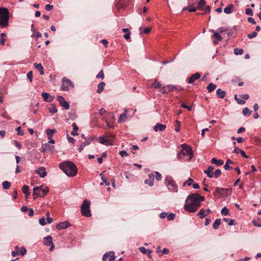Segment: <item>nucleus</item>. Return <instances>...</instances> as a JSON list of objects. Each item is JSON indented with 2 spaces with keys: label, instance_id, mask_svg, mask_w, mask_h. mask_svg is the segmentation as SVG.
<instances>
[{
  "label": "nucleus",
  "instance_id": "nucleus-1",
  "mask_svg": "<svg viewBox=\"0 0 261 261\" xmlns=\"http://www.w3.org/2000/svg\"><path fill=\"white\" fill-rule=\"evenodd\" d=\"M204 199V197L197 193L190 195L185 201L184 209L190 213L195 212L200 206L201 202L203 201Z\"/></svg>",
  "mask_w": 261,
  "mask_h": 261
},
{
  "label": "nucleus",
  "instance_id": "nucleus-2",
  "mask_svg": "<svg viewBox=\"0 0 261 261\" xmlns=\"http://www.w3.org/2000/svg\"><path fill=\"white\" fill-rule=\"evenodd\" d=\"M60 168L68 176L73 177L76 175L77 168L76 165L71 161L64 162L60 164Z\"/></svg>",
  "mask_w": 261,
  "mask_h": 261
},
{
  "label": "nucleus",
  "instance_id": "nucleus-3",
  "mask_svg": "<svg viewBox=\"0 0 261 261\" xmlns=\"http://www.w3.org/2000/svg\"><path fill=\"white\" fill-rule=\"evenodd\" d=\"M9 12L5 7L0 8V28H5L8 26Z\"/></svg>",
  "mask_w": 261,
  "mask_h": 261
},
{
  "label": "nucleus",
  "instance_id": "nucleus-4",
  "mask_svg": "<svg viewBox=\"0 0 261 261\" xmlns=\"http://www.w3.org/2000/svg\"><path fill=\"white\" fill-rule=\"evenodd\" d=\"M193 151L189 146H185L182 147L181 150L179 152L177 157L179 160L183 159L185 161L190 160L193 158Z\"/></svg>",
  "mask_w": 261,
  "mask_h": 261
},
{
  "label": "nucleus",
  "instance_id": "nucleus-5",
  "mask_svg": "<svg viewBox=\"0 0 261 261\" xmlns=\"http://www.w3.org/2000/svg\"><path fill=\"white\" fill-rule=\"evenodd\" d=\"M43 185L36 187L33 189V198L36 199L37 197H43L46 196L49 192V189L46 187L43 189Z\"/></svg>",
  "mask_w": 261,
  "mask_h": 261
},
{
  "label": "nucleus",
  "instance_id": "nucleus-6",
  "mask_svg": "<svg viewBox=\"0 0 261 261\" xmlns=\"http://www.w3.org/2000/svg\"><path fill=\"white\" fill-rule=\"evenodd\" d=\"M90 201L87 200H84L81 207L82 214L87 217L91 216L90 210Z\"/></svg>",
  "mask_w": 261,
  "mask_h": 261
},
{
  "label": "nucleus",
  "instance_id": "nucleus-7",
  "mask_svg": "<svg viewBox=\"0 0 261 261\" xmlns=\"http://www.w3.org/2000/svg\"><path fill=\"white\" fill-rule=\"evenodd\" d=\"M165 184L168 187V189L170 191H174L175 192H177V186L171 177H167L166 178Z\"/></svg>",
  "mask_w": 261,
  "mask_h": 261
},
{
  "label": "nucleus",
  "instance_id": "nucleus-8",
  "mask_svg": "<svg viewBox=\"0 0 261 261\" xmlns=\"http://www.w3.org/2000/svg\"><path fill=\"white\" fill-rule=\"evenodd\" d=\"M69 86H71L72 88H73V83L71 80L67 79L66 77H64L62 79V85L61 87V90L64 91H68L69 90L68 88Z\"/></svg>",
  "mask_w": 261,
  "mask_h": 261
},
{
  "label": "nucleus",
  "instance_id": "nucleus-9",
  "mask_svg": "<svg viewBox=\"0 0 261 261\" xmlns=\"http://www.w3.org/2000/svg\"><path fill=\"white\" fill-rule=\"evenodd\" d=\"M228 189L217 188L214 192V195L218 197H222L227 195Z\"/></svg>",
  "mask_w": 261,
  "mask_h": 261
},
{
  "label": "nucleus",
  "instance_id": "nucleus-10",
  "mask_svg": "<svg viewBox=\"0 0 261 261\" xmlns=\"http://www.w3.org/2000/svg\"><path fill=\"white\" fill-rule=\"evenodd\" d=\"M98 140L100 143L106 145H112L113 141L111 138L108 136L98 137Z\"/></svg>",
  "mask_w": 261,
  "mask_h": 261
},
{
  "label": "nucleus",
  "instance_id": "nucleus-11",
  "mask_svg": "<svg viewBox=\"0 0 261 261\" xmlns=\"http://www.w3.org/2000/svg\"><path fill=\"white\" fill-rule=\"evenodd\" d=\"M57 100L59 102L61 106L63 107L66 110H68L69 108V105L67 101L65 100V98L62 96H58Z\"/></svg>",
  "mask_w": 261,
  "mask_h": 261
},
{
  "label": "nucleus",
  "instance_id": "nucleus-12",
  "mask_svg": "<svg viewBox=\"0 0 261 261\" xmlns=\"http://www.w3.org/2000/svg\"><path fill=\"white\" fill-rule=\"evenodd\" d=\"M108 257H109V261H114L115 259L114 252L113 251H110L106 253L102 256V259L103 260H106Z\"/></svg>",
  "mask_w": 261,
  "mask_h": 261
},
{
  "label": "nucleus",
  "instance_id": "nucleus-13",
  "mask_svg": "<svg viewBox=\"0 0 261 261\" xmlns=\"http://www.w3.org/2000/svg\"><path fill=\"white\" fill-rule=\"evenodd\" d=\"M35 172L38 174L41 178H44L47 175L46 169L44 167L39 168L38 169L35 170Z\"/></svg>",
  "mask_w": 261,
  "mask_h": 261
},
{
  "label": "nucleus",
  "instance_id": "nucleus-14",
  "mask_svg": "<svg viewBox=\"0 0 261 261\" xmlns=\"http://www.w3.org/2000/svg\"><path fill=\"white\" fill-rule=\"evenodd\" d=\"M41 96L44 101L50 102L54 100V97L51 96L48 93L42 92L41 93Z\"/></svg>",
  "mask_w": 261,
  "mask_h": 261
},
{
  "label": "nucleus",
  "instance_id": "nucleus-15",
  "mask_svg": "<svg viewBox=\"0 0 261 261\" xmlns=\"http://www.w3.org/2000/svg\"><path fill=\"white\" fill-rule=\"evenodd\" d=\"M200 77V74L198 72L192 74L188 79V83L193 84L194 82Z\"/></svg>",
  "mask_w": 261,
  "mask_h": 261
},
{
  "label": "nucleus",
  "instance_id": "nucleus-16",
  "mask_svg": "<svg viewBox=\"0 0 261 261\" xmlns=\"http://www.w3.org/2000/svg\"><path fill=\"white\" fill-rule=\"evenodd\" d=\"M154 178V175L153 173H150L148 175V178L145 180L144 182L145 184L148 185L150 187L153 185V180Z\"/></svg>",
  "mask_w": 261,
  "mask_h": 261
},
{
  "label": "nucleus",
  "instance_id": "nucleus-17",
  "mask_svg": "<svg viewBox=\"0 0 261 261\" xmlns=\"http://www.w3.org/2000/svg\"><path fill=\"white\" fill-rule=\"evenodd\" d=\"M70 225L68 221L59 223L56 226L57 229L59 230L64 229L68 227Z\"/></svg>",
  "mask_w": 261,
  "mask_h": 261
},
{
  "label": "nucleus",
  "instance_id": "nucleus-18",
  "mask_svg": "<svg viewBox=\"0 0 261 261\" xmlns=\"http://www.w3.org/2000/svg\"><path fill=\"white\" fill-rule=\"evenodd\" d=\"M214 167L212 166H210L207 169L204 171V173L206 174L209 178H212L214 176V172H213Z\"/></svg>",
  "mask_w": 261,
  "mask_h": 261
},
{
  "label": "nucleus",
  "instance_id": "nucleus-19",
  "mask_svg": "<svg viewBox=\"0 0 261 261\" xmlns=\"http://www.w3.org/2000/svg\"><path fill=\"white\" fill-rule=\"evenodd\" d=\"M166 128V126L165 124H163L160 123H156V124L154 126L153 130L155 132L158 131H163Z\"/></svg>",
  "mask_w": 261,
  "mask_h": 261
},
{
  "label": "nucleus",
  "instance_id": "nucleus-20",
  "mask_svg": "<svg viewBox=\"0 0 261 261\" xmlns=\"http://www.w3.org/2000/svg\"><path fill=\"white\" fill-rule=\"evenodd\" d=\"M139 250H140V251L143 253V254H147L148 256L149 257V258H151V253L152 252V251L150 250V249H146L145 247H140L139 248Z\"/></svg>",
  "mask_w": 261,
  "mask_h": 261
},
{
  "label": "nucleus",
  "instance_id": "nucleus-21",
  "mask_svg": "<svg viewBox=\"0 0 261 261\" xmlns=\"http://www.w3.org/2000/svg\"><path fill=\"white\" fill-rule=\"evenodd\" d=\"M41 147H45V148L51 153H53L55 151L54 146L50 145L49 143H46L42 144Z\"/></svg>",
  "mask_w": 261,
  "mask_h": 261
},
{
  "label": "nucleus",
  "instance_id": "nucleus-22",
  "mask_svg": "<svg viewBox=\"0 0 261 261\" xmlns=\"http://www.w3.org/2000/svg\"><path fill=\"white\" fill-rule=\"evenodd\" d=\"M45 241L44 242V245L46 246H50V245H52L54 244L53 241V238L50 236H48L44 238Z\"/></svg>",
  "mask_w": 261,
  "mask_h": 261
},
{
  "label": "nucleus",
  "instance_id": "nucleus-23",
  "mask_svg": "<svg viewBox=\"0 0 261 261\" xmlns=\"http://www.w3.org/2000/svg\"><path fill=\"white\" fill-rule=\"evenodd\" d=\"M34 66L36 69L39 70L41 75H43L44 74L43 68L41 64L35 63L34 64Z\"/></svg>",
  "mask_w": 261,
  "mask_h": 261
},
{
  "label": "nucleus",
  "instance_id": "nucleus-24",
  "mask_svg": "<svg viewBox=\"0 0 261 261\" xmlns=\"http://www.w3.org/2000/svg\"><path fill=\"white\" fill-rule=\"evenodd\" d=\"M211 163L213 164H215L217 166H220L224 164V162L222 160H217L215 158H213L211 160Z\"/></svg>",
  "mask_w": 261,
  "mask_h": 261
},
{
  "label": "nucleus",
  "instance_id": "nucleus-25",
  "mask_svg": "<svg viewBox=\"0 0 261 261\" xmlns=\"http://www.w3.org/2000/svg\"><path fill=\"white\" fill-rule=\"evenodd\" d=\"M216 93L219 98H223L226 95V92L220 88L217 90Z\"/></svg>",
  "mask_w": 261,
  "mask_h": 261
},
{
  "label": "nucleus",
  "instance_id": "nucleus-26",
  "mask_svg": "<svg viewBox=\"0 0 261 261\" xmlns=\"http://www.w3.org/2000/svg\"><path fill=\"white\" fill-rule=\"evenodd\" d=\"M105 83L103 82H101L97 86V92L98 93H101L102 91L103 90L104 87L105 86Z\"/></svg>",
  "mask_w": 261,
  "mask_h": 261
},
{
  "label": "nucleus",
  "instance_id": "nucleus-27",
  "mask_svg": "<svg viewBox=\"0 0 261 261\" xmlns=\"http://www.w3.org/2000/svg\"><path fill=\"white\" fill-rule=\"evenodd\" d=\"M127 0H121L117 5L118 9L126 7L127 5Z\"/></svg>",
  "mask_w": 261,
  "mask_h": 261
},
{
  "label": "nucleus",
  "instance_id": "nucleus-28",
  "mask_svg": "<svg viewBox=\"0 0 261 261\" xmlns=\"http://www.w3.org/2000/svg\"><path fill=\"white\" fill-rule=\"evenodd\" d=\"M233 8L232 4H229L228 7H226L224 9V12L226 14H230L232 13V9Z\"/></svg>",
  "mask_w": 261,
  "mask_h": 261
},
{
  "label": "nucleus",
  "instance_id": "nucleus-29",
  "mask_svg": "<svg viewBox=\"0 0 261 261\" xmlns=\"http://www.w3.org/2000/svg\"><path fill=\"white\" fill-rule=\"evenodd\" d=\"M216 85L213 83H211L210 84H209L206 87L209 93H211L212 91H213L216 89Z\"/></svg>",
  "mask_w": 261,
  "mask_h": 261
},
{
  "label": "nucleus",
  "instance_id": "nucleus-30",
  "mask_svg": "<svg viewBox=\"0 0 261 261\" xmlns=\"http://www.w3.org/2000/svg\"><path fill=\"white\" fill-rule=\"evenodd\" d=\"M72 126L73 127V130L71 132V134L72 136H76L77 135V132L79 129V127L75 123H73Z\"/></svg>",
  "mask_w": 261,
  "mask_h": 261
},
{
  "label": "nucleus",
  "instance_id": "nucleus-31",
  "mask_svg": "<svg viewBox=\"0 0 261 261\" xmlns=\"http://www.w3.org/2000/svg\"><path fill=\"white\" fill-rule=\"evenodd\" d=\"M221 224L220 219H216L213 224V227L214 229H217Z\"/></svg>",
  "mask_w": 261,
  "mask_h": 261
},
{
  "label": "nucleus",
  "instance_id": "nucleus-32",
  "mask_svg": "<svg viewBox=\"0 0 261 261\" xmlns=\"http://www.w3.org/2000/svg\"><path fill=\"white\" fill-rule=\"evenodd\" d=\"M126 118V115L125 113L122 114L120 115L118 122L119 123L124 122Z\"/></svg>",
  "mask_w": 261,
  "mask_h": 261
},
{
  "label": "nucleus",
  "instance_id": "nucleus-33",
  "mask_svg": "<svg viewBox=\"0 0 261 261\" xmlns=\"http://www.w3.org/2000/svg\"><path fill=\"white\" fill-rule=\"evenodd\" d=\"M2 185L5 190L9 189L11 187V182L8 181H4L3 182Z\"/></svg>",
  "mask_w": 261,
  "mask_h": 261
},
{
  "label": "nucleus",
  "instance_id": "nucleus-34",
  "mask_svg": "<svg viewBox=\"0 0 261 261\" xmlns=\"http://www.w3.org/2000/svg\"><path fill=\"white\" fill-rule=\"evenodd\" d=\"M48 110L52 114H55L57 113L58 111V110L56 108L55 105L53 103L51 105V107L48 109Z\"/></svg>",
  "mask_w": 261,
  "mask_h": 261
},
{
  "label": "nucleus",
  "instance_id": "nucleus-35",
  "mask_svg": "<svg viewBox=\"0 0 261 261\" xmlns=\"http://www.w3.org/2000/svg\"><path fill=\"white\" fill-rule=\"evenodd\" d=\"M212 32H214V34L212 36L213 37L216 38L218 41H221L222 40V37L218 33L215 32L214 31H213Z\"/></svg>",
  "mask_w": 261,
  "mask_h": 261
},
{
  "label": "nucleus",
  "instance_id": "nucleus-36",
  "mask_svg": "<svg viewBox=\"0 0 261 261\" xmlns=\"http://www.w3.org/2000/svg\"><path fill=\"white\" fill-rule=\"evenodd\" d=\"M234 54L236 55H241L243 53V49L242 48H236L233 49Z\"/></svg>",
  "mask_w": 261,
  "mask_h": 261
},
{
  "label": "nucleus",
  "instance_id": "nucleus-37",
  "mask_svg": "<svg viewBox=\"0 0 261 261\" xmlns=\"http://www.w3.org/2000/svg\"><path fill=\"white\" fill-rule=\"evenodd\" d=\"M56 132V129H47L46 130V133L48 136L52 137L53 134Z\"/></svg>",
  "mask_w": 261,
  "mask_h": 261
},
{
  "label": "nucleus",
  "instance_id": "nucleus-38",
  "mask_svg": "<svg viewBox=\"0 0 261 261\" xmlns=\"http://www.w3.org/2000/svg\"><path fill=\"white\" fill-rule=\"evenodd\" d=\"M205 211L204 209H201L198 213V215L200 216V218L202 219L207 216L205 214Z\"/></svg>",
  "mask_w": 261,
  "mask_h": 261
},
{
  "label": "nucleus",
  "instance_id": "nucleus-39",
  "mask_svg": "<svg viewBox=\"0 0 261 261\" xmlns=\"http://www.w3.org/2000/svg\"><path fill=\"white\" fill-rule=\"evenodd\" d=\"M252 223L255 226L260 227L261 226V219L259 218L257 220H254Z\"/></svg>",
  "mask_w": 261,
  "mask_h": 261
},
{
  "label": "nucleus",
  "instance_id": "nucleus-40",
  "mask_svg": "<svg viewBox=\"0 0 261 261\" xmlns=\"http://www.w3.org/2000/svg\"><path fill=\"white\" fill-rule=\"evenodd\" d=\"M205 0H200L198 4V8L200 9H203V7L205 6Z\"/></svg>",
  "mask_w": 261,
  "mask_h": 261
},
{
  "label": "nucleus",
  "instance_id": "nucleus-41",
  "mask_svg": "<svg viewBox=\"0 0 261 261\" xmlns=\"http://www.w3.org/2000/svg\"><path fill=\"white\" fill-rule=\"evenodd\" d=\"M243 114L245 116H249L251 115V111L248 108L246 107L243 109Z\"/></svg>",
  "mask_w": 261,
  "mask_h": 261
},
{
  "label": "nucleus",
  "instance_id": "nucleus-42",
  "mask_svg": "<svg viewBox=\"0 0 261 261\" xmlns=\"http://www.w3.org/2000/svg\"><path fill=\"white\" fill-rule=\"evenodd\" d=\"M26 253L27 250L24 247H21L20 248H19V253L20 255L23 256L26 254Z\"/></svg>",
  "mask_w": 261,
  "mask_h": 261
},
{
  "label": "nucleus",
  "instance_id": "nucleus-43",
  "mask_svg": "<svg viewBox=\"0 0 261 261\" xmlns=\"http://www.w3.org/2000/svg\"><path fill=\"white\" fill-rule=\"evenodd\" d=\"M161 86V84L155 80L154 82L152 84V87L155 89H157Z\"/></svg>",
  "mask_w": 261,
  "mask_h": 261
},
{
  "label": "nucleus",
  "instance_id": "nucleus-44",
  "mask_svg": "<svg viewBox=\"0 0 261 261\" xmlns=\"http://www.w3.org/2000/svg\"><path fill=\"white\" fill-rule=\"evenodd\" d=\"M15 251L12 252L11 254L13 256H15L17 255H19V247L18 246H16L15 247Z\"/></svg>",
  "mask_w": 261,
  "mask_h": 261
},
{
  "label": "nucleus",
  "instance_id": "nucleus-45",
  "mask_svg": "<svg viewBox=\"0 0 261 261\" xmlns=\"http://www.w3.org/2000/svg\"><path fill=\"white\" fill-rule=\"evenodd\" d=\"M96 77L97 79H101L103 80L105 77V74L103 73V71L102 70H101L98 74L96 75Z\"/></svg>",
  "mask_w": 261,
  "mask_h": 261
},
{
  "label": "nucleus",
  "instance_id": "nucleus-46",
  "mask_svg": "<svg viewBox=\"0 0 261 261\" xmlns=\"http://www.w3.org/2000/svg\"><path fill=\"white\" fill-rule=\"evenodd\" d=\"M166 87L168 88V92H171L173 91L174 90L176 89V87L174 85H168L166 86Z\"/></svg>",
  "mask_w": 261,
  "mask_h": 261
},
{
  "label": "nucleus",
  "instance_id": "nucleus-47",
  "mask_svg": "<svg viewBox=\"0 0 261 261\" xmlns=\"http://www.w3.org/2000/svg\"><path fill=\"white\" fill-rule=\"evenodd\" d=\"M175 122H176V126H175V130L176 132H179V130H180V126H181V123H180V122L178 120H176L175 121Z\"/></svg>",
  "mask_w": 261,
  "mask_h": 261
},
{
  "label": "nucleus",
  "instance_id": "nucleus-48",
  "mask_svg": "<svg viewBox=\"0 0 261 261\" xmlns=\"http://www.w3.org/2000/svg\"><path fill=\"white\" fill-rule=\"evenodd\" d=\"M193 181V180L191 178H189L183 184V186H185L186 185H188L190 186L192 185Z\"/></svg>",
  "mask_w": 261,
  "mask_h": 261
},
{
  "label": "nucleus",
  "instance_id": "nucleus-49",
  "mask_svg": "<svg viewBox=\"0 0 261 261\" xmlns=\"http://www.w3.org/2000/svg\"><path fill=\"white\" fill-rule=\"evenodd\" d=\"M167 218L168 220H174L175 218V215L172 213L169 214H167Z\"/></svg>",
  "mask_w": 261,
  "mask_h": 261
},
{
  "label": "nucleus",
  "instance_id": "nucleus-50",
  "mask_svg": "<svg viewBox=\"0 0 261 261\" xmlns=\"http://www.w3.org/2000/svg\"><path fill=\"white\" fill-rule=\"evenodd\" d=\"M228 210L226 208V207H224L222 208L221 210V214L223 215L226 216L227 215H228Z\"/></svg>",
  "mask_w": 261,
  "mask_h": 261
},
{
  "label": "nucleus",
  "instance_id": "nucleus-51",
  "mask_svg": "<svg viewBox=\"0 0 261 261\" xmlns=\"http://www.w3.org/2000/svg\"><path fill=\"white\" fill-rule=\"evenodd\" d=\"M29 187L28 186H27V185H24L23 186V187H22V192L24 193V194H25L28 192H29Z\"/></svg>",
  "mask_w": 261,
  "mask_h": 261
},
{
  "label": "nucleus",
  "instance_id": "nucleus-52",
  "mask_svg": "<svg viewBox=\"0 0 261 261\" xmlns=\"http://www.w3.org/2000/svg\"><path fill=\"white\" fill-rule=\"evenodd\" d=\"M221 170L220 169H217L215 171V172H214V176L216 177V178H218L221 174Z\"/></svg>",
  "mask_w": 261,
  "mask_h": 261
},
{
  "label": "nucleus",
  "instance_id": "nucleus-53",
  "mask_svg": "<svg viewBox=\"0 0 261 261\" xmlns=\"http://www.w3.org/2000/svg\"><path fill=\"white\" fill-rule=\"evenodd\" d=\"M27 77L29 79L30 82H32L33 81V71H29L27 74Z\"/></svg>",
  "mask_w": 261,
  "mask_h": 261
},
{
  "label": "nucleus",
  "instance_id": "nucleus-54",
  "mask_svg": "<svg viewBox=\"0 0 261 261\" xmlns=\"http://www.w3.org/2000/svg\"><path fill=\"white\" fill-rule=\"evenodd\" d=\"M180 105L182 108L187 109L189 111H190L191 110V109H192L191 106H188L185 105L183 102H180Z\"/></svg>",
  "mask_w": 261,
  "mask_h": 261
},
{
  "label": "nucleus",
  "instance_id": "nucleus-55",
  "mask_svg": "<svg viewBox=\"0 0 261 261\" xmlns=\"http://www.w3.org/2000/svg\"><path fill=\"white\" fill-rule=\"evenodd\" d=\"M256 36H257V33H256V32L254 31V32H252V33L248 34L247 35V37L250 39H252L253 38L255 37Z\"/></svg>",
  "mask_w": 261,
  "mask_h": 261
},
{
  "label": "nucleus",
  "instance_id": "nucleus-56",
  "mask_svg": "<svg viewBox=\"0 0 261 261\" xmlns=\"http://www.w3.org/2000/svg\"><path fill=\"white\" fill-rule=\"evenodd\" d=\"M245 13L247 15H250L251 16H252L253 15V11L252 9L250 8H247L245 10Z\"/></svg>",
  "mask_w": 261,
  "mask_h": 261
},
{
  "label": "nucleus",
  "instance_id": "nucleus-57",
  "mask_svg": "<svg viewBox=\"0 0 261 261\" xmlns=\"http://www.w3.org/2000/svg\"><path fill=\"white\" fill-rule=\"evenodd\" d=\"M202 10L204 11L205 13H208L210 12L211 7L209 6H205Z\"/></svg>",
  "mask_w": 261,
  "mask_h": 261
},
{
  "label": "nucleus",
  "instance_id": "nucleus-58",
  "mask_svg": "<svg viewBox=\"0 0 261 261\" xmlns=\"http://www.w3.org/2000/svg\"><path fill=\"white\" fill-rule=\"evenodd\" d=\"M39 222L40 224L42 226H44L46 224V223L45 222V218L44 217L41 218V219H40Z\"/></svg>",
  "mask_w": 261,
  "mask_h": 261
},
{
  "label": "nucleus",
  "instance_id": "nucleus-59",
  "mask_svg": "<svg viewBox=\"0 0 261 261\" xmlns=\"http://www.w3.org/2000/svg\"><path fill=\"white\" fill-rule=\"evenodd\" d=\"M16 130L17 131V135L20 136H23L24 135V133L21 130V127L18 126L16 128Z\"/></svg>",
  "mask_w": 261,
  "mask_h": 261
},
{
  "label": "nucleus",
  "instance_id": "nucleus-60",
  "mask_svg": "<svg viewBox=\"0 0 261 261\" xmlns=\"http://www.w3.org/2000/svg\"><path fill=\"white\" fill-rule=\"evenodd\" d=\"M101 179L103 181V182H101L100 183V185H102L103 184V183H105L107 186H109L110 183L109 181H107L104 177H101Z\"/></svg>",
  "mask_w": 261,
  "mask_h": 261
},
{
  "label": "nucleus",
  "instance_id": "nucleus-61",
  "mask_svg": "<svg viewBox=\"0 0 261 261\" xmlns=\"http://www.w3.org/2000/svg\"><path fill=\"white\" fill-rule=\"evenodd\" d=\"M119 154L122 157L126 156L128 155L127 152L125 150L120 151Z\"/></svg>",
  "mask_w": 261,
  "mask_h": 261
},
{
  "label": "nucleus",
  "instance_id": "nucleus-62",
  "mask_svg": "<svg viewBox=\"0 0 261 261\" xmlns=\"http://www.w3.org/2000/svg\"><path fill=\"white\" fill-rule=\"evenodd\" d=\"M45 9L47 11H50V10H51L53 9V5H49V4L46 5L45 6Z\"/></svg>",
  "mask_w": 261,
  "mask_h": 261
},
{
  "label": "nucleus",
  "instance_id": "nucleus-63",
  "mask_svg": "<svg viewBox=\"0 0 261 261\" xmlns=\"http://www.w3.org/2000/svg\"><path fill=\"white\" fill-rule=\"evenodd\" d=\"M169 249L166 248H165L162 251V254H161L160 255L161 256L163 254H167L169 253Z\"/></svg>",
  "mask_w": 261,
  "mask_h": 261
},
{
  "label": "nucleus",
  "instance_id": "nucleus-64",
  "mask_svg": "<svg viewBox=\"0 0 261 261\" xmlns=\"http://www.w3.org/2000/svg\"><path fill=\"white\" fill-rule=\"evenodd\" d=\"M156 174V179L157 180H160L162 178V175L159 172H155Z\"/></svg>",
  "mask_w": 261,
  "mask_h": 261
}]
</instances>
